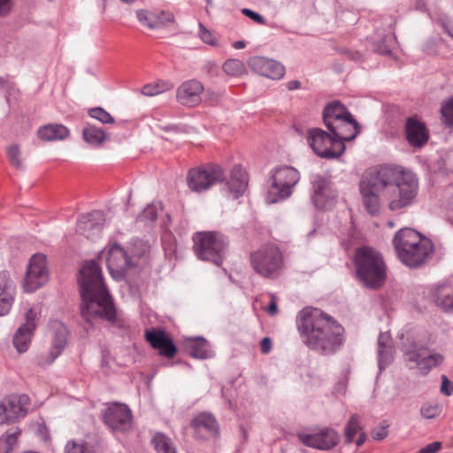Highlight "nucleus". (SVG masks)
<instances>
[{
	"label": "nucleus",
	"mask_w": 453,
	"mask_h": 453,
	"mask_svg": "<svg viewBox=\"0 0 453 453\" xmlns=\"http://www.w3.org/2000/svg\"><path fill=\"white\" fill-rule=\"evenodd\" d=\"M173 88V84L169 81H157L153 83L146 84L142 87L141 93L146 96H155L165 91L171 90Z\"/></svg>",
	"instance_id": "35"
},
{
	"label": "nucleus",
	"mask_w": 453,
	"mask_h": 453,
	"mask_svg": "<svg viewBox=\"0 0 453 453\" xmlns=\"http://www.w3.org/2000/svg\"><path fill=\"white\" fill-rule=\"evenodd\" d=\"M203 92V86L202 83L196 80H191L182 83L177 89L178 102L188 107H195L198 105L201 101V95Z\"/></svg>",
	"instance_id": "22"
},
{
	"label": "nucleus",
	"mask_w": 453,
	"mask_h": 453,
	"mask_svg": "<svg viewBox=\"0 0 453 453\" xmlns=\"http://www.w3.org/2000/svg\"><path fill=\"white\" fill-rule=\"evenodd\" d=\"M0 293H16V287L7 270L0 272Z\"/></svg>",
	"instance_id": "38"
},
{
	"label": "nucleus",
	"mask_w": 453,
	"mask_h": 453,
	"mask_svg": "<svg viewBox=\"0 0 453 453\" xmlns=\"http://www.w3.org/2000/svg\"><path fill=\"white\" fill-rule=\"evenodd\" d=\"M307 142L315 154L323 158H337L345 150V144L321 128H311L307 132Z\"/></svg>",
	"instance_id": "9"
},
{
	"label": "nucleus",
	"mask_w": 453,
	"mask_h": 453,
	"mask_svg": "<svg viewBox=\"0 0 453 453\" xmlns=\"http://www.w3.org/2000/svg\"><path fill=\"white\" fill-rule=\"evenodd\" d=\"M234 47L237 50H241L242 48L245 47V43L244 42L242 41H236L234 43Z\"/></svg>",
	"instance_id": "63"
},
{
	"label": "nucleus",
	"mask_w": 453,
	"mask_h": 453,
	"mask_svg": "<svg viewBox=\"0 0 453 453\" xmlns=\"http://www.w3.org/2000/svg\"><path fill=\"white\" fill-rule=\"evenodd\" d=\"M261 351L264 354H267L272 349V341L269 337H265L262 339L260 343Z\"/></svg>",
	"instance_id": "56"
},
{
	"label": "nucleus",
	"mask_w": 453,
	"mask_h": 453,
	"mask_svg": "<svg viewBox=\"0 0 453 453\" xmlns=\"http://www.w3.org/2000/svg\"><path fill=\"white\" fill-rule=\"evenodd\" d=\"M193 250L200 260L220 265L227 249V240L218 232H200L193 236Z\"/></svg>",
	"instance_id": "7"
},
{
	"label": "nucleus",
	"mask_w": 453,
	"mask_h": 453,
	"mask_svg": "<svg viewBox=\"0 0 453 453\" xmlns=\"http://www.w3.org/2000/svg\"><path fill=\"white\" fill-rule=\"evenodd\" d=\"M88 114L91 118L99 120L104 124H112L113 117L102 107H95L89 110Z\"/></svg>",
	"instance_id": "39"
},
{
	"label": "nucleus",
	"mask_w": 453,
	"mask_h": 453,
	"mask_svg": "<svg viewBox=\"0 0 453 453\" xmlns=\"http://www.w3.org/2000/svg\"><path fill=\"white\" fill-rule=\"evenodd\" d=\"M25 320L13 336V345L19 353L26 352L29 348L32 334L36 327L37 311L29 308L25 314Z\"/></svg>",
	"instance_id": "17"
},
{
	"label": "nucleus",
	"mask_w": 453,
	"mask_h": 453,
	"mask_svg": "<svg viewBox=\"0 0 453 453\" xmlns=\"http://www.w3.org/2000/svg\"><path fill=\"white\" fill-rule=\"evenodd\" d=\"M440 408L437 404L426 403L420 408V414L425 418H434L440 414Z\"/></svg>",
	"instance_id": "44"
},
{
	"label": "nucleus",
	"mask_w": 453,
	"mask_h": 453,
	"mask_svg": "<svg viewBox=\"0 0 453 453\" xmlns=\"http://www.w3.org/2000/svg\"><path fill=\"white\" fill-rule=\"evenodd\" d=\"M7 157L11 164L16 168L22 167L21 152L17 144L10 145L6 150Z\"/></svg>",
	"instance_id": "40"
},
{
	"label": "nucleus",
	"mask_w": 453,
	"mask_h": 453,
	"mask_svg": "<svg viewBox=\"0 0 453 453\" xmlns=\"http://www.w3.org/2000/svg\"><path fill=\"white\" fill-rule=\"evenodd\" d=\"M226 186V191L234 199L245 192L248 186V178L245 170L241 165H237L233 167Z\"/></svg>",
	"instance_id": "25"
},
{
	"label": "nucleus",
	"mask_w": 453,
	"mask_h": 453,
	"mask_svg": "<svg viewBox=\"0 0 453 453\" xmlns=\"http://www.w3.org/2000/svg\"><path fill=\"white\" fill-rule=\"evenodd\" d=\"M13 7V0H0V17L8 16Z\"/></svg>",
	"instance_id": "51"
},
{
	"label": "nucleus",
	"mask_w": 453,
	"mask_h": 453,
	"mask_svg": "<svg viewBox=\"0 0 453 453\" xmlns=\"http://www.w3.org/2000/svg\"><path fill=\"white\" fill-rule=\"evenodd\" d=\"M361 430L359 416L357 414L352 415L344 428L345 442L347 444L352 443L354 436L360 433Z\"/></svg>",
	"instance_id": "36"
},
{
	"label": "nucleus",
	"mask_w": 453,
	"mask_h": 453,
	"mask_svg": "<svg viewBox=\"0 0 453 453\" xmlns=\"http://www.w3.org/2000/svg\"><path fill=\"white\" fill-rule=\"evenodd\" d=\"M65 453H90L85 444L70 441L66 443Z\"/></svg>",
	"instance_id": "45"
},
{
	"label": "nucleus",
	"mask_w": 453,
	"mask_h": 453,
	"mask_svg": "<svg viewBox=\"0 0 453 453\" xmlns=\"http://www.w3.org/2000/svg\"><path fill=\"white\" fill-rule=\"evenodd\" d=\"M199 37L203 42L207 44H216L213 35L209 30H207L202 23H199Z\"/></svg>",
	"instance_id": "48"
},
{
	"label": "nucleus",
	"mask_w": 453,
	"mask_h": 453,
	"mask_svg": "<svg viewBox=\"0 0 453 453\" xmlns=\"http://www.w3.org/2000/svg\"><path fill=\"white\" fill-rule=\"evenodd\" d=\"M84 141L94 147H100L107 139L105 132L96 126L88 125L82 131Z\"/></svg>",
	"instance_id": "31"
},
{
	"label": "nucleus",
	"mask_w": 453,
	"mask_h": 453,
	"mask_svg": "<svg viewBox=\"0 0 453 453\" xmlns=\"http://www.w3.org/2000/svg\"><path fill=\"white\" fill-rule=\"evenodd\" d=\"M286 87L288 90H296L301 88V82L297 80H293L286 83Z\"/></svg>",
	"instance_id": "58"
},
{
	"label": "nucleus",
	"mask_w": 453,
	"mask_h": 453,
	"mask_svg": "<svg viewBox=\"0 0 453 453\" xmlns=\"http://www.w3.org/2000/svg\"><path fill=\"white\" fill-rule=\"evenodd\" d=\"M442 27L444 31L453 38V23L449 20L444 21L442 23Z\"/></svg>",
	"instance_id": "57"
},
{
	"label": "nucleus",
	"mask_w": 453,
	"mask_h": 453,
	"mask_svg": "<svg viewBox=\"0 0 453 453\" xmlns=\"http://www.w3.org/2000/svg\"><path fill=\"white\" fill-rule=\"evenodd\" d=\"M403 359L410 369H418L423 375L427 374L433 368L437 367L444 361V357L438 352L430 351L419 343L405 350Z\"/></svg>",
	"instance_id": "10"
},
{
	"label": "nucleus",
	"mask_w": 453,
	"mask_h": 453,
	"mask_svg": "<svg viewBox=\"0 0 453 453\" xmlns=\"http://www.w3.org/2000/svg\"><path fill=\"white\" fill-rule=\"evenodd\" d=\"M366 439H367V435H366V434H365V432H362V431H361V432L359 433V435H358L357 440L356 441V444H357V447L362 446V445L365 443V441H366Z\"/></svg>",
	"instance_id": "60"
},
{
	"label": "nucleus",
	"mask_w": 453,
	"mask_h": 453,
	"mask_svg": "<svg viewBox=\"0 0 453 453\" xmlns=\"http://www.w3.org/2000/svg\"><path fill=\"white\" fill-rule=\"evenodd\" d=\"M16 293H0V316L9 313L14 302Z\"/></svg>",
	"instance_id": "43"
},
{
	"label": "nucleus",
	"mask_w": 453,
	"mask_h": 453,
	"mask_svg": "<svg viewBox=\"0 0 453 453\" xmlns=\"http://www.w3.org/2000/svg\"><path fill=\"white\" fill-rule=\"evenodd\" d=\"M136 16L141 23L149 27L150 28L154 29V28L159 27V23L161 21H158V22L154 21L155 17H156L155 13H151V12H148L143 10H140L136 12Z\"/></svg>",
	"instance_id": "42"
},
{
	"label": "nucleus",
	"mask_w": 453,
	"mask_h": 453,
	"mask_svg": "<svg viewBox=\"0 0 453 453\" xmlns=\"http://www.w3.org/2000/svg\"><path fill=\"white\" fill-rule=\"evenodd\" d=\"M49 279L46 257L42 254L34 255L30 260L24 279V290L34 292L43 286Z\"/></svg>",
	"instance_id": "13"
},
{
	"label": "nucleus",
	"mask_w": 453,
	"mask_h": 453,
	"mask_svg": "<svg viewBox=\"0 0 453 453\" xmlns=\"http://www.w3.org/2000/svg\"><path fill=\"white\" fill-rule=\"evenodd\" d=\"M441 448L440 441H434L419 450L418 453H436Z\"/></svg>",
	"instance_id": "55"
},
{
	"label": "nucleus",
	"mask_w": 453,
	"mask_h": 453,
	"mask_svg": "<svg viewBox=\"0 0 453 453\" xmlns=\"http://www.w3.org/2000/svg\"><path fill=\"white\" fill-rule=\"evenodd\" d=\"M155 15H156V17H155L154 21H156V22L161 21L159 23V27L165 26L169 23H172L174 20L173 15L169 12H162L160 13H155Z\"/></svg>",
	"instance_id": "49"
},
{
	"label": "nucleus",
	"mask_w": 453,
	"mask_h": 453,
	"mask_svg": "<svg viewBox=\"0 0 453 453\" xmlns=\"http://www.w3.org/2000/svg\"><path fill=\"white\" fill-rule=\"evenodd\" d=\"M151 444L157 453H178L173 440L163 433H156L151 439Z\"/></svg>",
	"instance_id": "33"
},
{
	"label": "nucleus",
	"mask_w": 453,
	"mask_h": 453,
	"mask_svg": "<svg viewBox=\"0 0 453 453\" xmlns=\"http://www.w3.org/2000/svg\"><path fill=\"white\" fill-rule=\"evenodd\" d=\"M21 434V430L18 426L8 429L0 437V451L2 453H10L18 446V441Z\"/></svg>",
	"instance_id": "32"
},
{
	"label": "nucleus",
	"mask_w": 453,
	"mask_h": 453,
	"mask_svg": "<svg viewBox=\"0 0 453 453\" xmlns=\"http://www.w3.org/2000/svg\"><path fill=\"white\" fill-rule=\"evenodd\" d=\"M205 95L207 96V99L211 101V102L217 101L219 98V96H220L219 93L213 92V91H211V90H207L205 92Z\"/></svg>",
	"instance_id": "59"
},
{
	"label": "nucleus",
	"mask_w": 453,
	"mask_h": 453,
	"mask_svg": "<svg viewBox=\"0 0 453 453\" xmlns=\"http://www.w3.org/2000/svg\"><path fill=\"white\" fill-rule=\"evenodd\" d=\"M379 367L382 370L393 357V347L388 334H380L378 338Z\"/></svg>",
	"instance_id": "30"
},
{
	"label": "nucleus",
	"mask_w": 453,
	"mask_h": 453,
	"mask_svg": "<svg viewBox=\"0 0 453 453\" xmlns=\"http://www.w3.org/2000/svg\"><path fill=\"white\" fill-rule=\"evenodd\" d=\"M441 392L445 395H450L453 393V384L445 375L441 376Z\"/></svg>",
	"instance_id": "53"
},
{
	"label": "nucleus",
	"mask_w": 453,
	"mask_h": 453,
	"mask_svg": "<svg viewBox=\"0 0 453 453\" xmlns=\"http://www.w3.org/2000/svg\"><path fill=\"white\" fill-rule=\"evenodd\" d=\"M80 273L82 299L81 312L83 319L88 323L96 319L114 323L117 318L116 308L104 284L98 264L95 261L85 263Z\"/></svg>",
	"instance_id": "2"
},
{
	"label": "nucleus",
	"mask_w": 453,
	"mask_h": 453,
	"mask_svg": "<svg viewBox=\"0 0 453 453\" xmlns=\"http://www.w3.org/2000/svg\"><path fill=\"white\" fill-rule=\"evenodd\" d=\"M6 84H7L6 81L3 78L0 77V88L5 87Z\"/></svg>",
	"instance_id": "64"
},
{
	"label": "nucleus",
	"mask_w": 453,
	"mask_h": 453,
	"mask_svg": "<svg viewBox=\"0 0 453 453\" xmlns=\"http://www.w3.org/2000/svg\"><path fill=\"white\" fill-rule=\"evenodd\" d=\"M378 50L381 54H388L390 52V49L388 45H385L384 47H381L380 45L378 46Z\"/></svg>",
	"instance_id": "62"
},
{
	"label": "nucleus",
	"mask_w": 453,
	"mask_h": 453,
	"mask_svg": "<svg viewBox=\"0 0 453 453\" xmlns=\"http://www.w3.org/2000/svg\"><path fill=\"white\" fill-rule=\"evenodd\" d=\"M313 195L312 202L316 208L325 209L336 197V192L332 188L329 180L321 176L316 175L312 180Z\"/></svg>",
	"instance_id": "21"
},
{
	"label": "nucleus",
	"mask_w": 453,
	"mask_h": 453,
	"mask_svg": "<svg viewBox=\"0 0 453 453\" xmlns=\"http://www.w3.org/2000/svg\"><path fill=\"white\" fill-rule=\"evenodd\" d=\"M357 279L368 288H380L386 280L387 268L380 252L370 247H361L355 254Z\"/></svg>",
	"instance_id": "5"
},
{
	"label": "nucleus",
	"mask_w": 453,
	"mask_h": 453,
	"mask_svg": "<svg viewBox=\"0 0 453 453\" xmlns=\"http://www.w3.org/2000/svg\"><path fill=\"white\" fill-rule=\"evenodd\" d=\"M104 220V214L102 211H93L83 214L78 219L76 231L87 239L94 240L100 235Z\"/></svg>",
	"instance_id": "19"
},
{
	"label": "nucleus",
	"mask_w": 453,
	"mask_h": 453,
	"mask_svg": "<svg viewBox=\"0 0 453 453\" xmlns=\"http://www.w3.org/2000/svg\"><path fill=\"white\" fill-rule=\"evenodd\" d=\"M267 311H268V313H270L272 315H274L277 313L278 308H277V304H276V302L274 299L269 304V306L267 308Z\"/></svg>",
	"instance_id": "61"
},
{
	"label": "nucleus",
	"mask_w": 453,
	"mask_h": 453,
	"mask_svg": "<svg viewBox=\"0 0 453 453\" xmlns=\"http://www.w3.org/2000/svg\"><path fill=\"white\" fill-rule=\"evenodd\" d=\"M347 118H351V113L339 101L329 103L324 108L323 121L327 129Z\"/></svg>",
	"instance_id": "27"
},
{
	"label": "nucleus",
	"mask_w": 453,
	"mask_h": 453,
	"mask_svg": "<svg viewBox=\"0 0 453 453\" xmlns=\"http://www.w3.org/2000/svg\"><path fill=\"white\" fill-rule=\"evenodd\" d=\"M103 418L113 431L125 432L131 428V411L125 404L112 403L104 411Z\"/></svg>",
	"instance_id": "16"
},
{
	"label": "nucleus",
	"mask_w": 453,
	"mask_h": 453,
	"mask_svg": "<svg viewBox=\"0 0 453 453\" xmlns=\"http://www.w3.org/2000/svg\"><path fill=\"white\" fill-rule=\"evenodd\" d=\"M297 324L306 344L315 350L329 354L342 344L343 327L319 309L303 310Z\"/></svg>",
	"instance_id": "3"
},
{
	"label": "nucleus",
	"mask_w": 453,
	"mask_h": 453,
	"mask_svg": "<svg viewBox=\"0 0 453 453\" xmlns=\"http://www.w3.org/2000/svg\"><path fill=\"white\" fill-rule=\"evenodd\" d=\"M330 133L334 134L335 139L341 140L344 143L346 141H352L359 133V126L357 120L351 115L342 121L335 124L333 127L328 128Z\"/></svg>",
	"instance_id": "26"
},
{
	"label": "nucleus",
	"mask_w": 453,
	"mask_h": 453,
	"mask_svg": "<svg viewBox=\"0 0 453 453\" xmlns=\"http://www.w3.org/2000/svg\"><path fill=\"white\" fill-rule=\"evenodd\" d=\"M388 424H381V425L374 427L371 434L372 438L375 441H381V440L385 439L388 434Z\"/></svg>",
	"instance_id": "47"
},
{
	"label": "nucleus",
	"mask_w": 453,
	"mask_h": 453,
	"mask_svg": "<svg viewBox=\"0 0 453 453\" xmlns=\"http://www.w3.org/2000/svg\"><path fill=\"white\" fill-rule=\"evenodd\" d=\"M435 302L439 307L445 311H449L453 308V295L448 293L441 296H437Z\"/></svg>",
	"instance_id": "46"
},
{
	"label": "nucleus",
	"mask_w": 453,
	"mask_h": 453,
	"mask_svg": "<svg viewBox=\"0 0 453 453\" xmlns=\"http://www.w3.org/2000/svg\"><path fill=\"white\" fill-rule=\"evenodd\" d=\"M393 245L400 261L410 268L423 265L434 252V244L428 238L408 227L395 233Z\"/></svg>",
	"instance_id": "4"
},
{
	"label": "nucleus",
	"mask_w": 453,
	"mask_h": 453,
	"mask_svg": "<svg viewBox=\"0 0 453 453\" xmlns=\"http://www.w3.org/2000/svg\"><path fill=\"white\" fill-rule=\"evenodd\" d=\"M242 13L244 14L245 16L249 17L250 19H253L254 21H256L258 24H261V25L265 24V19L262 15H260L250 9L243 8L242 10Z\"/></svg>",
	"instance_id": "52"
},
{
	"label": "nucleus",
	"mask_w": 453,
	"mask_h": 453,
	"mask_svg": "<svg viewBox=\"0 0 453 453\" xmlns=\"http://www.w3.org/2000/svg\"><path fill=\"white\" fill-rule=\"evenodd\" d=\"M185 349L195 358L206 359L214 356L209 342L203 338L188 339L185 343Z\"/></svg>",
	"instance_id": "28"
},
{
	"label": "nucleus",
	"mask_w": 453,
	"mask_h": 453,
	"mask_svg": "<svg viewBox=\"0 0 453 453\" xmlns=\"http://www.w3.org/2000/svg\"><path fill=\"white\" fill-rule=\"evenodd\" d=\"M30 398L25 394H11L0 400V425L19 421L28 412Z\"/></svg>",
	"instance_id": "11"
},
{
	"label": "nucleus",
	"mask_w": 453,
	"mask_h": 453,
	"mask_svg": "<svg viewBox=\"0 0 453 453\" xmlns=\"http://www.w3.org/2000/svg\"><path fill=\"white\" fill-rule=\"evenodd\" d=\"M298 438L304 445L321 450L333 449L339 441L337 432L331 428H323L314 434H300Z\"/></svg>",
	"instance_id": "18"
},
{
	"label": "nucleus",
	"mask_w": 453,
	"mask_h": 453,
	"mask_svg": "<svg viewBox=\"0 0 453 453\" xmlns=\"http://www.w3.org/2000/svg\"><path fill=\"white\" fill-rule=\"evenodd\" d=\"M405 132L409 143L416 148L423 147L429 138L425 124L415 118H409L406 120Z\"/></svg>",
	"instance_id": "24"
},
{
	"label": "nucleus",
	"mask_w": 453,
	"mask_h": 453,
	"mask_svg": "<svg viewBox=\"0 0 453 453\" xmlns=\"http://www.w3.org/2000/svg\"><path fill=\"white\" fill-rule=\"evenodd\" d=\"M150 247L147 244V242L142 241H138L134 244V248L133 250L134 256H136L138 257H142L149 252Z\"/></svg>",
	"instance_id": "50"
},
{
	"label": "nucleus",
	"mask_w": 453,
	"mask_h": 453,
	"mask_svg": "<svg viewBox=\"0 0 453 453\" xmlns=\"http://www.w3.org/2000/svg\"><path fill=\"white\" fill-rule=\"evenodd\" d=\"M253 270L263 278L276 279L284 270L283 254L278 246L265 244L250 256Z\"/></svg>",
	"instance_id": "6"
},
{
	"label": "nucleus",
	"mask_w": 453,
	"mask_h": 453,
	"mask_svg": "<svg viewBox=\"0 0 453 453\" xmlns=\"http://www.w3.org/2000/svg\"><path fill=\"white\" fill-rule=\"evenodd\" d=\"M359 192L363 205L371 215H377L385 201L390 211H397L415 203L418 180L407 169L380 165L363 173Z\"/></svg>",
	"instance_id": "1"
},
{
	"label": "nucleus",
	"mask_w": 453,
	"mask_h": 453,
	"mask_svg": "<svg viewBox=\"0 0 453 453\" xmlns=\"http://www.w3.org/2000/svg\"><path fill=\"white\" fill-rule=\"evenodd\" d=\"M106 262L111 275L117 280H121L127 270L135 265L134 257L127 256L123 248L117 243L110 246L106 255Z\"/></svg>",
	"instance_id": "14"
},
{
	"label": "nucleus",
	"mask_w": 453,
	"mask_h": 453,
	"mask_svg": "<svg viewBox=\"0 0 453 453\" xmlns=\"http://www.w3.org/2000/svg\"><path fill=\"white\" fill-rule=\"evenodd\" d=\"M441 112L443 123L449 127H453V97L442 104Z\"/></svg>",
	"instance_id": "41"
},
{
	"label": "nucleus",
	"mask_w": 453,
	"mask_h": 453,
	"mask_svg": "<svg viewBox=\"0 0 453 453\" xmlns=\"http://www.w3.org/2000/svg\"><path fill=\"white\" fill-rule=\"evenodd\" d=\"M53 328L54 337L50 349L36 356V364L40 366L51 365L56 358L61 355L67 344V328L62 323L58 322L54 324Z\"/></svg>",
	"instance_id": "15"
},
{
	"label": "nucleus",
	"mask_w": 453,
	"mask_h": 453,
	"mask_svg": "<svg viewBox=\"0 0 453 453\" xmlns=\"http://www.w3.org/2000/svg\"><path fill=\"white\" fill-rule=\"evenodd\" d=\"M224 180V172L219 165H207L191 169L187 180L188 188L195 192H203Z\"/></svg>",
	"instance_id": "12"
},
{
	"label": "nucleus",
	"mask_w": 453,
	"mask_h": 453,
	"mask_svg": "<svg viewBox=\"0 0 453 453\" xmlns=\"http://www.w3.org/2000/svg\"><path fill=\"white\" fill-rule=\"evenodd\" d=\"M250 68L266 78L280 80L285 74V67L280 62L264 57H254L249 60Z\"/></svg>",
	"instance_id": "20"
},
{
	"label": "nucleus",
	"mask_w": 453,
	"mask_h": 453,
	"mask_svg": "<svg viewBox=\"0 0 453 453\" xmlns=\"http://www.w3.org/2000/svg\"><path fill=\"white\" fill-rule=\"evenodd\" d=\"M145 338L150 342L151 347L159 351V354L168 358L175 356L177 349L173 344L172 339L166 334L164 330L151 329L147 330Z\"/></svg>",
	"instance_id": "23"
},
{
	"label": "nucleus",
	"mask_w": 453,
	"mask_h": 453,
	"mask_svg": "<svg viewBox=\"0 0 453 453\" xmlns=\"http://www.w3.org/2000/svg\"><path fill=\"white\" fill-rule=\"evenodd\" d=\"M192 424L196 429L204 428L211 433L218 431V423L211 414L203 413L198 415L193 419Z\"/></svg>",
	"instance_id": "34"
},
{
	"label": "nucleus",
	"mask_w": 453,
	"mask_h": 453,
	"mask_svg": "<svg viewBox=\"0 0 453 453\" xmlns=\"http://www.w3.org/2000/svg\"><path fill=\"white\" fill-rule=\"evenodd\" d=\"M299 179V173L294 167L280 166L276 168L271 176L272 184L268 190L267 202L275 203L289 197Z\"/></svg>",
	"instance_id": "8"
},
{
	"label": "nucleus",
	"mask_w": 453,
	"mask_h": 453,
	"mask_svg": "<svg viewBox=\"0 0 453 453\" xmlns=\"http://www.w3.org/2000/svg\"><path fill=\"white\" fill-rule=\"evenodd\" d=\"M38 137L44 142L64 140L69 135L68 128L61 124H49L37 130Z\"/></svg>",
	"instance_id": "29"
},
{
	"label": "nucleus",
	"mask_w": 453,
	"mask_h": 453,
	"mask_svg": "<svg viewBox=\"0 0 453 453\" xmlns=\"http://www.w3.org/2000/svg\"><path fill=\"white\" fill-rule=\"evenodd\" d=\"M223 70L227 75L240 76L245 73V65L239 59H228L223 65Z\"/></svg>",
	"instance_id": "37"
},
{
	"label": "nucleus",
	"mask_w": 453,
	"mask_h": 453,
	"mask_svg": "<svg viewBox=\"0 0 453 453\" xmlns=\"http://www.w3.org/2000/svg\"><path fill=\"white\" fill-rule=\"evenodd\" d=\"M142 218L149 220H155L157 217V208L154 205L147 206L142 215Z\"/></svg>",
	"instance_id": "54"
}]
</instances>
